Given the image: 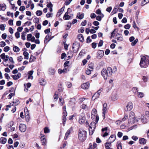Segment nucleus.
Returning a JSON list of instances; mask_svg holds the SVG:
<instances>
[{
    "label": "nucleus",
    "instance_id": "1",
    "mask_svg": "<svg viewBox=\"0 0 149 149\" xmlns=\"http://www.w3.org/2000/svg\"><path fill=\"white\" fill-rule=\"evenodd\" d=\"M117 70V68L116 66H114L113 69L110 67H108L107 69L103 68L102 70L101 73L102 76L105 80L107 79L108 77H110L112 73L116 72Z\"/></svg>",
    "mask_w": 149,
    "mask_h": 149
},
{
    "label": "nucleus",
    "instance_id": "2",
    "mask_svg": "<svg viewBox=\"0 0 149 149\" xmlns=\"http://www.w3.org/2000/svg\"><path fill=\"white\" fill-rule=\"evenodd\" d=\"M86 132L82 129H80L78 134V138L80 141H84L86 139Z\"/></svg>",
    "mask_w": 149,
    "mask_h": 149
},
{
    "label": "nucleus",
    "instance_id": "3",
    "mask_svg": "<svg viewBox=\"0 0 149 149\" xmlns=\"http://www.w3.org/2000/svg\"><path fill=\"white\" fill-rule=\"evenodd\" d=\"M135 115L134 112L131 111L130 113L128 122L130 124H133L135 121H138V120L135 119Z\"/></svg>",
    "mask_w": 149,
    "mask_h": 149
},
{
    "label": "nucleus",
    "instance_id": "4",
    "mask_svg": "<svg viewBox=\"0 0 149 149\" xmlns=\"http://www.w3.org/2000/svg\"><path fill=\"white\" fill-rule=\"evenodd\" d=\"M96 123L94 122H92L89 128V134L92 135L96 127Z\"/></svg>",
    "mask_w": 149,
    "mask_h": 149
},
{
    "label": "nucleus",
    "instance_id": "5",
    "mask_svg": "<svg viewBox=\"0 0 149 149\" xmlns=\"http://www.w3.org/2000/svg\"><path fill=\"white\" fill-rule=\"evenodd\" d=\"M1 58L4 60V62H3V63L4 66H8V65L6 64V62L8 60L9 58V56L8 55H5V53H3L1 54L0 55Z\"/></svg>",
    "mask_w": 149,
    "mask_h": 149
},
{
    "label": "nucleus",
    "instance_id": "6",
    "mask_svg": "<svg viewBox=\"0 0 149 149\" xmlns=\"http://www.w3.org/2000/svg\"><path fill=\"white\" fill-rule=\"evenodd\" d=\"M146 58L145 57L143 56L141 57V61L140 63V65L141 68H146L147 64L146 62Z\"/></svg>",
    "mask_w": 149,
    "mask_h": 149
},
{
    "label": "nucleus",
    "instance_id": "7",
    "mask_svg": "<svg viewBox=\"0 0 149 149\" xmlns=\"http://www.w3.org/2000/svg\"><path fill=\"white\" fill-rule=\"evenodd\" d=\"M79 46V44L78 43L75 42L73 44L72 49L74 52H76L78 51Z\"/></svg>",
    "mask_w": 149,
    "mask_h": 149
},
{
    "label": "nucleus",
    "instance_id": "8",
    "mask_svg": "<svg viewBox=\"0 0 149 149\" xmlns=\"http://www.w3.org/2000/svg\"><path fill=\"white\" fill-rule=\"evenodd\" d=\"M102 91V89H100L98 91L97 93H95L92 97V100H95L98 98L99 97L101 92Z\"/></svg>",
    "mask_w": 149,
    "mask_h": 149
},
{
    "label": "nucleus",
    "instance_id": "9",
    "mask_svg": "<svg viewBox=\"0 0 149 149\" xmlns=\"http://www.w3.org/2000/svg\"><path fill=\"white\" fill-rule=\"evenodd\" d=\"M85 118L83 114L79 116V122L80 124H82L85 122Z\"/></svg>",
    "mask_w": 149,
    "mask_h": 149
},
{
    "label": "nucleus",
    "instance_id": "10",
    "mask_svg": "<svg viewBox=\"0 0 149 149\" xmlns=\"http://www.w3.org/2000/svg\"><path fill=\"white\" fill-rule=\"evenodd\" d=\"M133 90H135V93L136 92H137V94L138 95V96L139 97L142 98L144 96V94L143 93L138 92V88L136 87H134L133 88Z\"/></svg>",
    "mask_w": 149,
    "mask_h": 149
},
{
    "label": "nucleus",
    "instance_id": "11",
    "mask_svg": "<svg viewBox=\"0 0 149 149\" xmlns=\"http://www.w3.org/2000/svg\"><path fill=\"white\" fill-rule=\"evenodd\" d=\"M107 110V105L106 103H104L103 104V107L102 109L103 116L104 118H105V116Z\"/></svg>",
    "mask_w": 149,
    "mask_h": 149
},
{
    "label": "nucleus",
    "instance_id": "12",
    "mask_svg": "<svg viewBox=\"0 0 149 149\" xmlns=\"http://www.w3.org/2000/svg\"><path fill=\"white\" fill-rule=\"evenodd\" d=\"M26 125L23 124H21L19 126V129L22 132H24L26 130Z\"/></svg>",
    "mask_w": 149,
    "mask_h": 149
},
{
    "label": "nucleus",
    "instance_id": "13",
    "mask_svg": "<svg viewBox=\"0 0 149 149\" xmlns=\"http://www.w3.org/2000/svg\"><path fill=\"white\" fill-rule=\"evenodd\" d=\"M40 139L42 145H45L46 144L47 141L45 135L41 136L40 137Z\"/></svg>",
    "mask_w": 149,
    "mask_h": 149
},
{
    "label": "nucleus",
    "instance_id": "14",
    "mask_svg": "<svg viewBox=\"0 0 149 149\" xmlns=\"http://www.w3.org/2000/svg\"><path fill=\"white\" fill-rule=\"evenodd\" d=\"M133 103L131 102H129L128 103L126 107L127 109L126 111H130L133 108Z\"/></svg>",
    "mask_w": 149,
    "mask_h": 149
},
{
    "label": "nucleus",
    "instance_id": "15",
    "mask_svg": "<svg viewBox=\"0 0 149 149\" xmlns=\"http://www.w3.org/2000/svg\"><path fill=\"white\" fill-rule=\"evenodd\" d=\"M90 86V83L89 82H87L86 83L83 84L81 85V87L84 89H88Z\"/></svg>",
    "mask_w": 149,
    "mask_h": 149
},
{
    "label": "nucleus",
    "instance_id": "16",
    "mask_svg": "<svg viewBox=\"0 0 149 149\" xmlns=\"http://www.w3.org/2000/svg\"><path fill=\"white\" fill-rule=\"evenodd\" d=\"M116 139V136L114 135H112L110 136L109 139V142H107L106 143H111V144Z\"/></svg>",
    "mask_w": 149,
    "mask_h": 149
},
{
    "label": "nucleus",
    "instance_id": "17",
    "mask_svg": "<svg viewBox=\"0 0 149 149\" xmlns=\"http://www.w3.org/2000/svg\"><path fill=\"white\" fill-rule=\"evenodd\" d=\"M31 86V84L30 83H28L26 84H24V86L25 88L24 89V91L26 92H27L28 91V88H29Z\"/></svg>",
    "mask_w": 149,
    "mask_h": 149
},
{
    "label": "nucleus",
    "instance_id": "18",
    "mask_svg": "<svg viewBox=\"0 0 149 149\" xmlns=\"http://www.w3.org/2000/svg\"><path fill=\"white\" fill-rule=\"evenodd\" d=\"M72 130V127H71L67 131L65 135L64 139L66 140L67 139L69 135L70 134L71 131Z\"/></svg>",
    "mask_w": 149,
    "mask_h": 149
},
{
    "label": "nucleus",
    "instance_id": "19",
    "mask_svg": "<svg viewBox=\"0 0 149 149\" xmlns=\"http://www.w3.org/2000/svg\"><path fill=\"white\" fill-rule=\"evenodd\" d=\"M24 111L25 114V117L26 118V120H27L28 121L29 120V112L27 108H25Z\"/></svg>",
    "mask_w": 149,
    "mask_h": 149
},
{
    "label": "nucleus",
    "instance_id": "20",
    "mask_svg": "<svg viewBox=\"0 0 149 149\" xmlns=\"http://www.w3.org/2000/svg\"><path fill=\"white\" fill-rule=\"evenodd\" d=\"M104 54V52L103 51H99L97 53V57L100 58L103 56Z\"/></svg>",
    "mask_w": 149,
    "mask_h": 149
},
{
    "label": "nucleus",
    "instance_id": "21",
    "mask_svg": "<svg viewBox=\"0 0 149 149\" xmlns=\"http://www.w3.org/2000/svg\"><path fill=\"white\" fill-rule=\"evenodd\" d=\"M21 76V74L20 73H19L16 75H14L12 76L14 79L17 80L20 78Z\"/></svg>",
    "mask_w": 149,
    "mask_h": 149
},
{
    "label": "nucleus",
    "instance_id": "22",
    "mask_svg": "<svg viewBox=\"0 0 149 149\" xmlns=\"http://www.w3.org/2000/svg\"><path fill=\"white\" fill-rule=\"evenodd\" d=\"M51 36H49V35L47 34L45 38V43L48 42L51 39Z\"/></svg>",
    "mask_w": 149,
    "mask_h": 149
},
{
    "label": "nucleus",
    "instance_id": "23",
    "mask_svg": "<svg viewBox=\"0 0 149 149\" xmlns=\"http://www.w3.org/2000/svg\"><path fill=\"white\" fill-rule=\"evenodd\" d=\"M84 13L81 14L80 13H78L77 14V18H78V19H83L84 17Z\"/></svg>",
    "mask_w": 149,
    "mask_h": 149
},
{
    "label": "nucleus",
    "instance_id": "24",
    "mask_svg": "<svg viewBox=\"0 0 149 149\" xmlns=\"http://www.w3.org/2000/svg\"><path fill=\"white\" fill-rule=\"evenodd\" d=\"M68 70L66 68H65L63 70L59 69L58 70V72L59 74H61L62 73H65L68 72Z\"/></svg>",
    "mask_w": 149,
    "mask_h": 149
},
{
    "label": "nucleus",
    "instance_id": "25",
    "mask_svg": "<svg viewBox=\"0 0 149 149\" xmlns=\"http://www.w3.org/2000/svg\"><path fill=\"white\" fill-rule=\"evenodd\" d=\"M6 8V5L4 4H0V11L5 10Z\"/></svg>",
    "mask_w": 149,
    "mask_h": 149
},
{
    "label": "nucleus",
    "instance_id": "26",
    "mask_svg": "<svg viewBox=\"0 0 149 149\" xmlns=\"http://www.w3.org/2000/svg\"><path fill=\"white\" fill-rule=\"evenodd\" d=\"M7 141V139L6 138L2 137L0 138V142L2 144H5Z\"/></svg>",
    "mask_w": 149,
    "mask_h": 149
},
{
    "label": "nucleus",
    "instance_id": "27",
    "mask_svg": "<svg viewBox=\"0 0 149 149\" xmlns=\"http://www.w3.org/2000/svg\"><path fill=\"white\" fill-rule=\"evenodd\" d=\"M75 104V99L74 98H72L70 101L69 104L71 105H73Z\"/></svg>",
    "mask_w": 149,
    "mask_h": 149
},
{
    "label": "nucleus",
    "instance_id": "28",
    "mask_svg": "<svg viewBox=\"0 0 149 149\" xmlns=\"http://www.w3.org/2000/svg\"><path fill=\"white\" fill-rule=\"evenodd\" d=\"M77 37L81 42H83L84 41V38L82 34H79L77 36Z\"/></svg>",
    "mask_w": 149,
    "mask_h": 149
},
{
    "label": "nucleus",
    "instance_id": "29",
    "mask_svg": "<svg viewBox=\"0 0 149 149\" xmlns=\"http://www.w3.org/2000/svg\"><path fill=\"white\" fill-rule=\"evenodd\" d=\"M111 143H105L104 144V146L106 149H112L110 147L111 146Z\"/></svg>",
    "mask_w": 149,
    "mask_h": 149
},
{
    "label": "nucleus",
    "instance_id": "30",
    "mask_svg": "<svg viewBox=\"0 0 149 149\" xmlns=\"http://www.w3.org/2000/svg\"><path fill=\"white\" fill-rule=\"evenodd\" d=\"M117 35L118 36L117 38V40L119 41H122L123 39V37L122 35L120 34L119 33H118Z\"/></svg>",
    "mask_w": 149,
    "mask_h": 149
},
{
    "label": "nucleus",
    "instance_id": "31",
    "mask_svg": "<svg viewBox=\"0 0 149 149\" xmlns=\"http://www.w3.org/2000/svg\"><path fill=\"white\" fill-rule=\"evenodd\" d=\"M70 17V16L68 15V14L67 13H65L63 16V19L64 20H68L69 19Z\"/></svg>",
    "mask_w": 149,
    "mask_h": 149
},
{
    "label": "nucleus",
    "instance_id": "32",
    "mask_svg": "<svg viewBox=\"0 0 149 149\" xmlns=\"http://www.w3.org/2000/svg\"><path fill=\"white\" fill-rule=\"evenodd\" d=\"M139 142L140 144H145L146 143V141L144 138H141L139 140Z\"/></svg>",
    "mask_w": 149,
    "mask_h": 149
},
{
    "label": "nucleus",
    "instance_id": "33",
    "mask_svg": "<svg viewBox=\"0 0 149 149\" xmlns=\"http://www.w3.org/2000/svg\"><path fill=\"white\" fill-rule=\"evenodd\" d=\"M56 71L55 70L52 68H50L49 70V73L50 75H53L54 74L55 72Z\"/></svg>",
    "mask_w": 149,
    "mask_h": 149
},
{
    "label": "nucleus",
    "instance_id": "34",
    "mask_svg": "<svg viewBox=\"0 0 149 149\" xmlns=\"http://www.w3.org/2000/svg\"><path fill=\"white\" fill-rule=\"evenodd\" d=\"M64 102L63 99H62V97H60L58 103L60 105L62 106Z\"/></svg>",
    "mask_w": 149,
    "mask_h": 149
},
{
    "label": "nucleus",
    "instance_id": "35",
    "mask_svg": "<svg viewBox=\"0 0 149 149\" xmlns=\"http://www.w3.org/2000/svg\"><path fill=\"white\" fill-rule=\"evenodd\" d=\"M13 50L14 52H18L19 51L20 49L18 47L15 46L13 47Z\"/></svg>",
    "mask_w": 149,
    "mask_h": 149
},
{
    "label": "nucleus",
    "instance_id": "36",
    "mask_svg": "<svg viewBox=\"0 0 149 149\" xmlns=\"http://www.w3.org/2000/svg\"><path fill=\"white\" fill-rule=\"evenodd\" d=\"M97 111L95 109H92L91 112L92 114V118L93 117V116H95V115L97 114Z\"/></svg>",
    "mask_w": 149,
    "mask_h": 149
},
{
    "label": "nucleus",
    "instance_id": "37",
    "mask_svg": "<svg viewBox=\"0 0 149 149\" xmlns=\"http://www.w3.org/2000/svg\"><path fill=\"white\" fill-rule=\"evenodd\" d=\"M141 119L142 122L143 123H145L147 122V120L146 118H145L143 116H141Z\"/></svg>",
    "mask_w": 149,
    "mask_h": 149
},
{
    "label": "nucleus",
    "instance_id": "38",
    "mask_svg": "<svg viewBox=\"0 0 149 149\" xmlns=\"http://www.w3.org/2000/svg\"><path fill=\"white\" fill-rule=\"evenodd\" d=\"M39 83L40 84L42 85H44L45 84V79L42 78L40 79Z\"/></svg>",
    "mask_w": 149,
    "mask_h": 149
},
{
    "label": "nucleus",
    "instance_id": "39",
    "mask_svg": "<svg viewBox=\"0 0 149 149\" xmlns=\"http://www.w3.org/2000/svg\"><path fill=\"white\" fill-rule=\"evenodd\" d=\"M23 55L24 56V58L26 59H28L29 58V53L26 52L24 51L23 52Z\"/></svg>",
    "mask_w": 149,
    "mask_h": 149
},
{
    "label": "nucleus",
    "instance_id": "40",
    "mask_svg": "<svg viewBox=\"0 0 149 149\" xmlns=\"http://www.w3.org/2000/svg\"><path fill=\"white\" fill-rule=\"evenodd\" d=\"M148 2H149V0H143L141 1V5L143 6Z\"/></svg>",
    "mask_w": 149,
    "mask_h": 149
},
{
    "label": "nucleus",
    "instance_id": "41",
    "mask_svg": "<svg viewBox=\"0 0 149 149\" xmlns=\"http://www.w3.org/2000/svg\"><path fill=\"white\" fill-rule=\"evenodd\" d=\"M13 103L14 105H17L19 104V102L18 100L17 99L13 100Z\"/></svg>",
    "mask_w": 149,
    "mask_h": 149
},
{
    "label": "nucleus",
    "instance_id": "42",
    "mask_svg": "<svg viewBox=\"0 0 149 149\" xmlns=\"http://www.w3.org/2000/svg\"><path fill=\"white\" fill-rule=\"evenodd\" d=\"M36 59V57L32 55H31V57L29 59V62H32L34 61Z\"/></svg>",
    "mask_w": 149,
    "mask_h": 149
},
{
    "label": "nucleus",
    "instance_id": "43",
    "mask_svg": "<svg viewBox=\"0 0 149 149\" xmlns=\"http://www.w3.org/2000/svg\"><path fill=\"white\" fill-rule=\"evenodd\" d=\"M10 49V47L8 46H6L4 47L3 50L5 52H8Z\"/></svg>",
    "mask_w": 149,
    "mask_h": 149
},
{
    "label": "nucleus",
    "instance_id": "44",
    "mask_svg": "<svg viewBox=\"0 0 149 149\" xmlns=\"http://www.w3.org/2000/svg\"><path fill=\"white\" fill-rule=\"evenodd\" d=\"M6 26L5 24H1L0 25V29L1 31H3L5 30V27Z\"/></svg>",
    "mask_w": 149,
    "mask_h": 149
},
{
    "label": "nucleus",
    "instance_id": "45",
    "mask_svg": "<svg viewBox=\"0 0 149 149\" xmlns=\"http://www.w3.org/2000/svg\"><path fill=\"white\" fill-rule=\"evenodd\" d=\"M117 149H122L121 143L119 142H117Z\"/></svg>",
    "mask_w": 149,
    "mask_h": 149
},
{
    "label": "nucleus",
    "instance_id": "46",
    "mask_svg": "<svg viewBox=\"0 0 149 149\" xmlns=\"http://www.w3.org/2000/svg\"><path fill=\"white\" fill-rule=\"evenodd\" d=\"M26 32H22L21 35L22 39L24 40H25L26 38L25 36L26 35Z\"/></svg>",
    "mask_w": 149,
    "mask_h": 149
},
{
    "label": "nucleus",
    "instance_id": "47",
    "mask_svg": "<svg viewBox=\"0 0 149 149\" xmlns=\"http://www.w3.org/2000/svg\"><path fill=\"white\" fill-rule=\"evenodd\" d=\"M36 14L37 16H40L42 15V12L41 10H38L36 12Z\"/></svg>",
    "mask_w": 149,
    "mask_h": 149
},
{
    "label": "nucleus",
    "instance_id": "48",
    "mask_svg": "<svg viewBox=\"0 0 149 149\" xmlns=\"http://www.w3.org/2000/svg\"><path fill=\"white\" fill-rule=\"evenodd\" d=\"M32 37V35L31 34H28L27 36V40L28 41H29L30 40V39Z\"/></svg>",
    "mask_w": 149,
    "mask_h": 149
},
{
    "label": "nucleus",
    "instance_id": "49",
    "mask_svg": "<svg viewBox=\"0 0 149 149\" xmlns=\"http://www.w3.org/2000/svg\"><path fill=\"white\" fill-rule=\"evenodd\" d=\"M117 8H117H116V7H115L112 12L111 13H113V14L116 13L118 11Z\"/></svg>",
    "mask_w": 149,
    "mask_h": 149
},
{
    "label": "nucleus",
    "instance_id": "50",
    "mask_svg": "<svg viewBox=\"0 0 149 149\" xmlns=\"http://www.w3.org/2000/svg\"><path fill=\"white\" fill-rule=\"evenodd\" d=\"M65 7L63 6L61 8L58 12V13H60V14H62L63 13V11L64 10Z\"/></svg>",
    "mask_w": 149,
    "mask_h": 149
},
{
    "label": "nucleus",
    "instance_id": "51",
    "mask_svg": "<svg viewBox=\"0 0 149 149\" xmlns=\"http://www.w3.org/2000/svg\"><path fill=\"white\" fill-rule=\"evenodd\" d=\"M0 46L1 47H3L6 45V44L5 42L4 41H1L0 42Z\"/></svg>",
    "mask_w": 149,
    "mask_h": 149
},
{
    "label": "nucleus",
    "instance_id": "52",
    "mask_svg": "<svg viewBox=\"0 0 149 149\" xmlns=\"http://www.w3.org/2000/svg\"><path fill=\"white\" fill-rule=\"evenodd\" d=\"M138 41V39H136L134 40V42H132L131 43V45L132 46H134L136 44L137 42Z\"/></svg>",
    "mask_w": 149,
    "mask_h": 149
},
{
    "label": "nucleus",
    "instance_id": "53",
    "mask_svg": "<svg viewBox=\"0 0 149 149\" xmlns=\"http://www.w3.org/2000/svg\"><path fill=\"white\" fill-rule=\"evenodd\" d=\"M130 26H131L130 24H127L124 26V28L125 29H128L130 28Z\"/></svg>",
    "mask_w": 149,
    "mask_h": 149
},
{
    "label": "nucleus",
    "instance_id": "54",
    "mask_svg": "<svg viewBox=\"0 0 149 149\" xmlns=\"http://www.w3.org/2000/svg\"><path fill=\"white\" fill-rule=\"evenodd\" d=\"M7 15L8 16H10L12 17H13V13H11L10 12H8L7 13Z\"/></svg>",
    "mask_w": 149,
    "mask_h": 149
},
{
    "label": "nucleus",
    "instance_id": "55",
    "mask_svg": "<svg viewBox=\"0 0 149 149\" xmlns=\"http://www.w3.org/2000/svg\"><path fill=\"white\" fill-rule=\"evenodd\" d=\"M44 131L45 133H49V130L48 128L46 127L44 129Z\"/></svg>",
    "mask_w": 149,
    "mask_h": 149
},
{
    "label": "nucleus",
    "instance_id": "56",
    "mask_svg": "<svg viewBox=\"0 0 149 149\" xmlns=\"http://www.w3.org/2000/svg\"><path fill=\"white\" fill-rule=\"evenodd\" d=\"M15 36L17 38H18L20 37V33L18 32H17L15 33Z\"/></svg>",
    "mask_w": 149,
    "mask_h": 149
},
{
    "label": "nucleus",
    "instance_id": "57",
    "mask_svg": "<svg viewBox=\"0 0 149 149\" xmlns=\"http://www.w3.org/2000/svg\"><path fill=\"white\" fill-rule=\"evenodd\" d=\"M93 68L92 64H90L88 65V69H90V70L93 71Z\"/></svg>",
    "mask_w": 149,
    "mask_h": 149
},
{
    "label": "nucleus",
    "instance_id": "58",
    "mask_svg": "<svg viewBox=\"0 0 149 149\" xmlns=\"http://www.w3.org/2000/svg\"><path fill=\"white\" fill-rule=\"evenodd\" d=\"M96 15L93 13H92L91 14V18H94L96 17Z\"/></svg>",
    "mask_w": 149,
    "mask_h": 149
},
{
    "label": "nucleus",
    "instance_id": "59",
    "mask_svg": "<svg viewBox=\"0 0 149 149\" xmlns=\"http://www.w3.org/2000/svg\"><path fill=\"white\" fill-rule=\"evenodd\" d=\"M4 75L5 76V77L7 79H8V80H9V79H10V77L9 76V75L7 73H5L4 74Z\"/></svg>",
    "mask_w": 149,
    "mask_h": 149
},
{
    "label": "nucleus",
    "instance_id": "60",
    "mask_svg": "<svg viewBox=\"0 0 149 149\" xmlns=\"http://www.w3.org/2000/svg\"><path fill=\"white\" fill-rule=\"evenodd\" d=\"M87 23V22L86 20L83 21L81 23V25L84 26L86 25Z\"/></svg>",
    "mask_w": 149,
    "mask_h": 149
},
{
    "label": "nucleus",
    "instance_id": "61",
    "mask_svg": "<svg viewBox=\"0 0 149 149\" xmlns=\"http://www.w3.org/2000/svg\"><path fill=\"white\" fill-rule=\"evenodd\" d=\"M91 70H90V69H88L86 70V73L88 75H89L91 73Z\"/></svg>",
    "mask_w": 149,
    "mask_h": 149
},
{
    "label": "nucleus",
    "instance_id": "62",
    "mask_svg": "<svg viewBox=\"0 0 149 149\" xmlns=\"http://www.w3.org/2000/svg\"><path fill=\"white\" fill-rule=\"evenodd\" d=\"M112 8L111 6H110L109 7H108L106 9V10L109 12V13H110L112 10Z\"/></svg>",
    "mask_w": 149,
    "mask_h": 149
},
{
    "label": "nucleus",
    "instance_id": "63",
    "mask_svg": "<svg viewBox=\"0 0 149 149\" xmlns=\"http://www.w3.org/2000/svg\"><path fill=\"white\" fill-rule=\"evenodd\" d=\"M66 84L68 88H70L72 86V84L70 82H66Z\"/></svg>",
    "mask_w": 149,
    "mask_h": 149
},
{
    "label": "nucleus",
    "instance_id": "64",
    "mask_svg": "<svg viewBox=\"0 0 149 149\" xmlns=\"http://www.w3.org/2000/svg\"><path fill=\"white\" fill-rule=\"evenodd\" d=\"M91 40L90 39V36H88L86 39V42L88 43H90L91 42Z\"/></svg>",
    "mask_w": 149,
    "mask_h": 149
}]
</instances>
